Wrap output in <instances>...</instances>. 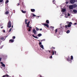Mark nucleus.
Returning <instances> with one entry per match:
<instances>
[{"mask_svg": "<svg viewBox=\"0 0 77 77\" xmlns=\"http://www.w3.org/2000/svg\"><path fill=\"white\" fill-rule=\"evenodd\" d=\"M9 13V12L8 11H7L5 12V15H8V14Z\"/></svg>", "mask_w": 77, "mask_h": 77, "instance_id": "nucleus-16", "label": "nucleus"}, {"mask_svg": "<svg viewBox=\"0 0 77 77\" xmlns=\"http://www.w3.org/2000/svg\"><path fill=\"white\" fill-rule=\"evenodd\" d=\"M19 5H20V4L18 3L17 6H18Z\"/></svg>", "mask_w": 77, "mask_h": 77, "instance_id": "nucleus-51", "label": "nucleus"}, {"mask_svg": "<svg viewBox=\"0 0 77 77\" xmlns=\"http://www.w3.org/2000/svg\"><path fill=\"white\" fill-rule=\"evenodd\" d=\"M2 66H3V67H5V65L4 64H2Z\"/></svg>", "mask_w": 77, "mask_h": 77, "instance_id": "nucleus-28", "label": "nucleus"}, {"mask_svg": "<svg viewBox=\"0 0 77 77\" xmlns=\"http://www.w3.org/2000/svg\"><path fill=\"white\" fill-rule=\"evenodd\" d=\"M11 26L12 24H11V21L9 20L7 24V27L9 28H10V27H11Z\"/></svg>", "mask_w": 77, "mask_h": 77, "instance_id": "nucleus-1", "label": "nucleus"}, {"mask_svg": "<svg viewBox=\"0 0 77 77\" xmlns=\"http://www.w3.org/2000/svg\"><path fill=\"white\" fill-rule=\"evenodd\" d=\"M27 27H29V24H27Z\"/></svg>", "mask_w": 77, "mask_h": 77, "instance_id": "nucleus-35", "label": "nucleus"}, {"mask_svg": "<svg viewBox=\"0 0 77 77\" xmlns=\"http://www.w3.org/2000/svg\"><path fill=\"white\" fill-rule=\"evenodd\" d=\"M3 47V45H2L0 46V48L2 49Z\"/></svg>", "mask_w": 77, "mask_h": 77, "instance_id": "nucleus-32", "label": "nucleus"}, {"mask_svg": "<svg viewBox=\"0 0 77 77\" xmlns=\"http://www.w3.org/2000/svg\"><path fill=\"white\" fill-rule=\"evenodd\" d=\"M68 24L67 25L68 27H70L71 26V24H72V22H69L68 23Z\"/></svg>", "mask_w": 77, "mask_h": 77, "instance_id": "nucleus-4", "label": "nucleus"}, {"mask_svg": "<svg viewBox=\"0 0 77 77\" xmlns=\"http://www.w3.org/2000/svg\"><path fill=\"white\" fill-rule=\"evenodd\" d=\"M6 37H6L5 38H6Z\"/></svg>", "mask_w": 77, "mask_h": 77, "instance_id": "nucleus-56", "label": "nucleus"}, {"mask_svg": "<svg viewBox=\"0 0 77 77\" xmlns=\"http://www.w3.org/2000/svg\"><path fill=\"white\" fill-rule=\"evenodd\" d=\"M46 23L47 24H49V20H46Z\"/></svg>", "mask_w": 77, "mask_h": 77, "instance_id": "nucleus-19", "label": "nucleus"}, {"mask_svg": "<svg viewBox=\"0 0 77 77\" xmlns=\"http://www.w3.org/2000/svg\"><path fill=\"white\" fill-rule=\"evenodd\" d=\"M12 28H13V25H12Z\"/></svg>", "mask_w": 77, "mask_h": 77, "instance_id": "nucleus-53", "label": "nucleus"}, {"mask_svg": "<svg viewBox=\"0 0 77 77\" xmlns=\"http://www.w3.org/2000/svg\"><path fill=\"white\" fill-rule=\"evenodd\" d=\"M73 8H77V4H73Z\"/></svg>", "mask_w": 77, "mask_h": 77, "instance_id": "nucleus-10", "label": "nucleus"}, {"mask_svg": "<svg viewBox=\"0 0 77 77\" xmlns=\"http://www.w3.org/2000/svg\"><path fill=\"white\" fill-rule=\"evenodd\" d=\"M70 32V31L68 30L66 32V33H69Z\"/></svg>", "mask_w": 77, "mask_h": 77, "instance_id": "nucleus-27", "label": "nucleus"}, {"mask_svg": "<svg viewBox=\"0 0 77 77\" xmlns=\"http://www.w3.org/2000/svg\"><path fill=\"white\" fill-rule=\"evenodd\" d=\"M48 51H49V53H51V51H50L48 50Z\"/></svg>", "mask_w": 77, "mask_h": 77, "instance_id": "nucleus-52", "label": "nucleus"}, {"mask_svg": "<svg viewBox=\"0 0 77 77\" xmlns=\"http://www.w3.org/2000/svg\"><path fill=\"white\" fill-rule=\"evenodd\" d=\"M3 1V0H0V3H2V2Z\"/></svg>", "mask_w": 77, "mask_h": 77, "instance_id": "nucleus-36", "label": "nucleus"}, {"mask_svg": "<svg viewBox=\"0 0 77 77\" xmlns=\"http://www.w3.org/2000/svg\"><path fill=\"white\" fill-rule=\"evenodd\" d=\"M44 40V41H45V39H44V40Z\"/></svg>", "mask_w": 77, "mask_h": 77, "instance_id": "nucleus-55", "label": "nucleus"}, {"mask_svg": "<svg viewBox=\"0 0 77 77\" xmlns=\"http://www.w3.org/2000/svg\"><path fill=\"white\" fill-rule=\"evenodd\" d=\"M55 1V0H53V4H55V2H54Z\"/></svg>", "mask_w": 77, "mask_h": 77, "instance_id": "nucleus-33", "label": "nucleus"}, {"mask_svg": "<svg viewBox=\"0 0 77 77\" xmlns=\"http://www.w3.org/2000/svg\"><path fill=\"white\" fill-rule=\"evenodd\" d=\"M13 39H15V36H14L13 37Z\"/></svg>", "mask_w": 77, "mask_h": 77, "instance_id": "nucleus-38", "label": "nucleus"}, {"mask_svg": "<svg viewBox=\"0 0 77 77\" xmlns=\"http://www.w3.org/2000/svg\"><path fill=\"white\" fill-rule=\"evenodd\" d=\"M27 19H25V24H30V21H29L28 23H27Z\"/></svg>", "mask_w": 77, "mask_h": 77, "instance_id": "nucleus-6", "label": "nucleus"}, {"mask_svg": "<svg viewBox=\"0 0 77 77\" xmlns=\"http://www.w3.org/2000/svg\"><path fill=\"white\" fill-rule=\"evenodd\" d=\"M1 60H2V58H0V62H1Z\"/></svg>", "mask_w": 77, "mask_h": 77, "instance_id": "nucleus-47", "label": "nucleus"}, {"mask_svg": "<svg viewBox=\"0 0 77 77\" xmlns=\"http://www.w3.org/2000/svg\"><path fill=\"white\" fill-rule=\"evenodd\" d=\"M74 24H75V25H76V24H77V23H74Z\"/></svg>", "mask_w": 77, "mask_h": 77, "instance_id": "nucleus-48", "label": "nucleus"}, {"mask_svg": "<svg viewBox=\"0 0 77 77\" xmlns=\"http://www.w3.org/2000/svg\"><path fill=\"white\" fill-rule=\"evenodd\" d=\"M71 60H73V56H71Z\"/></svg>", "mask_w": 77, "mask_h": 77, "instance_id": "nucleus-26", "label": "nucleus"}, {"mask_svg": "<svg viewBox=\"0 0 77 77\" xmlns=\"http://www.w3.org/2000/svg\"><path fill=\"white\" fill-rule=\"evenodd\" d=\"M32 32L34 34H36V31L35 29H34L32 30Z\"/></svg>", "mask_w": 77, "mask_h": 77, "instance_id": "nucleus-8", "label": "nucleus"}, {"mask_svg": "<svg viewBox=\"0 0 77 77\" xmlns=\"http://www.w3.org/2000/svg\"><path fill=\"white\" fill-rule=\"evenodd\" d=\"M75 2V0H71L70 3L71 4H74Z\"/></svg>", "mask_w": 77, "mask_h": 77, "instance_id": "nucleus-3", "label": "nucleus"}, {"mask_svg": "<svg viewBox=\"0 0 77 77\" xmlns=\"http://www.w3.org/2000/svg\"><path fill=\"white\" fill-rule=\"evenodd\" d=\"M9 2V0H7L5 2V4H7V3H8Z\"/></svg>", "mask_w": 77, "mask_h": 77, "instance_id": "nucleus-24", "label": "nucleus"}, {"mask_svg": "<svg viewBox=\"0 0 77 77\" xmlns=\"http://www.w3.org/2000/svg\"><path fill=\"white\" fill-rule=\"evenodd\" d=\"M38 36L39 37H40V36H42V34H41V33H39L38 34Z\"/></svg>", "mask_w": 77, "mask_h": 77, "instance_id": "nucleus-18", "label": "nucleus"}, {"mask_svg": "<svg viewBox=\"0 0 77 77\" xmlns=\"http://www.w3.org/2000/svg\"><path fill=\"white\" fill-rule=\"evenodd\" d=\"M29 29H32V27L31 26H29Z\"/></svg>", "mask_w": 77, "mask_h": 77, "instance_id": "nucleus-41", "label": "nucleus"}, {"mask_svg": "<svg viewBox=\"0 0 77 77\" xmlns=\"http://www.w3.org/2000/svg\"><path fill=\"white\" fill-rule=\"evenodd\" d=\"M50 58H52V56H51V57H50Z\"/></svg>", "mask_w": 77, "mask_h": 77, "instance_id": "nucleus-50", "label": "nucleus"}, {"mask_svg": "<svg viewBox=\"0 0 77 77\" xmlns=\"http://www.w3.org/2000/svg\"><path fill=\"white\" fill-rule=\"evenodd\" d=\"M0 39L1 40H2L3 41H5V39H6V38H5V37L2 36H1L0 37Z\"/></svg>", "mask_w": 77, "mask_h": 77, "instance_id": "nucleus-2", "label": "nucleus"}, {"mask_svg": "<svg viewBox=\"0 0 77 77\" xmlns=\"http://www.w3.org/2000/svg\"><path fill=\"white\" fill-rule=\"evenodd\" d=\"M51 49H54H54H55V47H52L51 48Z\"/></svg>", "mask_w": 77, "mask_h": 77, "instance_id": "nucleus-29", "label": "nucleus"}, {"mask_svg": "<svg viewBox=\"0 0 77 77\" xmlns=\"http://www.w3.org/2000/svg\"><path fill=\"white\" fill-rule=\"evenodd\" d=\"M1 29H3V26H1Z\"/></svg>", "mask_w": 77, "mask_h": 77, "instance_id": "nucleus-49", "label": "nucleus"}, {"mask_svg": "<svg viewBox=\"0 0 77 77\" xmlns=\"http://www.w3.org/2000/svg\"><path fill=\"white\" fill-rule=\"evenodd\" d=\"M31 31V29H29V30H28V32H30Z\"/></svg>", "mask_w": 77, "mask_h": 77, "instance_id": "nucleus-40", "label": "nucleus"}, {"mask_svg": "<svg viewBox=\"0 0 77 77\" xmlns=\"http://www.w3.org/2000/svg\"><path fill=\"white\" fill-rule=\"evenodd\" d=\"M68 16H70V14H68Z\"/></svg>", "mask_w": 77, "mask_h": 77, "instance_id": "nucleus-46", "label": "nucleus"}, {"mask_svg": "<svg viewBox=\"0 0 77 77\" xmlns=\"http://www.w3.org/2000/svg\"><path fill=\"white\" fill-rule=\"evenodd\" d=\"M32 17H36V15H35L34 14H32Z\"/></svg>", "mask_w": 77, "mask_h": 77, "instance_id": "nucleus-30", "label": "nucleus"}, {"mask_svg": "<svg viewBox=\"0 0 77 77\" xmlns=\"http://www.w3.org/2000/svg\"><path fill=\"white\" fill-rule=\"evenodd\" d=\"M1 64H2H2H3V62H0Z\"/></svg>", "mask_w": 77, "mask_h": 77, "instance_id": "nucleus-45", "label": "nucleus"}, {"mask_svg": "<svg viewBox=\"0 0 77 77\" xmlns=\"http://www.w3.org/2000/svg\"><path fill=\"white\" fill-rule=\"evenodd\" d=\"M32 36H33V37H34V38H36V39H38V37L36 36H35V35H32Z\"/></svg>", "mask_w": 77, "mask_h": 77, "instance_id": "nucleus-20", "label": "nucleus"}, {"mask_svg": "<svg viewBox=\"0 0 77 77\" xmlns=\"http://www.w3.org/2000/svg\"><path fill=\"white\" fill-rule=\"evenodd\" d=\"M73 11L74 12V13H77V11L76 10H73Z\"/></svg>", "mask_w": 77, "mask_h": 77, "instance_id": "nucleus-15", "label": "nucleus"}, {"mask_svg": "<svg viewBox=\"0 0 77 77\" xmlns=\"http://www.w3.org/2000/svg\"><path fill=\"white\" fill-rule=\"evenodd\" d=\"M67 61H68V62H69L70 61V63H71V62H72V61H71V59L69 57L68 58Z\"/></svg>", "mask_w": 77, "mask_h": 77, "instance_id": "nucleus-7", "label": "nucleus"}, {"mask_svg": "<svg viewBox=\"0 0 77 77\" xmlns=\"http://www.w3.org/2000/svg\"><path fill=\"white\" fill-rule=\"evenodd\" d=\"M57 29H55V33H57Z\"/></svg>", "mask_w": 77, "mask_h": 77, "instance_id": "nucleus-34", "label": "nucleus"}, {"mask_svg": "<svg viewBox=\"0 0 77 77\" xmlns=\"http://www.w3.org/2000/svg\"><path fill=\"white\" fill-rule=\"evenodd\" d=\"M62 11L63 12H64L66 11V9H63L62 10Z\"/></svg>", "mask_w": 77, "mask_h": 77, "instance_id": "nucleus-21", "label": "nucleus"}, {"mask_svg": "<svg viewBox=\"0 0 77 77\" xmlns=\"http://www.w3.org/2000/svg\"><path fill=\"white\" fill-rule=\"evenodd\" d=\"M40 47L42 48V49H44V46H43V45H42L40 46Z\"/></svg>", "mask_w": 77, "mask_h": 77, "instance_id": "nucleus-22", "label": "nucleus"}, {"mask_svg": "<svg viewBox=\"0 0 77 77\" xmlns=\"http://www.w3.org/2000/svg\"><path fill=\"white\" fill-rule=\"evenodd\" d=\"M37 17H39V16H37Z\"/></svg>", "mask_w": 77, "mask_h": 77, "instance_id": "nucleus-54", "label": "nucleus"}, {"mask_svg": "<svg viewBox=\"0 0 77 77\" xmlns=\"http://www.w3.org/2000/svg\"><path fill=\"white\" fill-rule=\"evenodd\" d=\"M39 30L41 31V30H42V28H41L40 29H39Z\"/></svg>", "mask_w": 77, "mask_h": 77, "instance_id": "nucleus-42", "label": "nucleus"}, {"mask_svg": "<svg viewBox=\"0 0 77 77\" xmlns=\"http://www.w3.org/2000/svg\"><path fill=\"white\" fill-rule=\"evenodd\" d=\"M31 12H34L35 11V9H31Z\"/></svg>", "mask_w": 77, "mask_h": 77, "instance_id": "nucleus-14", "label": "nucleus"}, {"mask_svg": "<svg viewBox=\"0 0 77 77\" xmlns=\"http://www.w3.org/2000/svg\"><path fill=\"white\" fill-rule=\"evenodd\" d=\"M50 28H51V29H52V30H54V27H53L52 26H50Z\"/></svg>", "mask_w": 77, "mask_h": 77, "instance_id": "nucleus-17", "label": "nucleus"}, {"mask_svg": "<svg viewBox=\"0 0 77 77\" xmlns=\"http://www.w3.org/2000/svg\"><path fill=\"white\" fill-rule=\"evenodd\" d=\"M56 54V51H52V55H54V54Z\"/></svg>", "mask_w": 77, "mask_h": 77, "instance_id": "nucleus-9", "label": "nucleus"}, {"mask_svg": "<svg viewBox=\"0 0 77 77\" xmlns=\"http://www.w3.org/2000/svg\"><path fill=\"white\" fill-rule=\"evenodd\" d=\"M60 30H63V28L62 27H61L60 28Z\"/></svg>", "mask_w": 77, "mask_h": 77, "instance_id": "nucleus-25", "label": "nucleus"}, {"mask_svg": "<svg viewBox=\"0 0 77 77\" xmlns=\"http://www.w3.org/2000/svg\"><path fill=\"white\" fill-rule=\"evenodd\" d=\"M68 27V25H66L65 26V28H67Z\"/></svg>", "mask_w": 77, "mask_h": 77, "instance_id": "nucleus-37", "label": "nucleus"}, {"mask_svg": "<svg viewBox=\"0 0 77 77\" xmlns=\"http://www.w3.org/2000/svg\"><path fill=\"white\" fill-rule=\"evenodd\" d=\"M3 32L4 33H5V30H3Z\"/></svg>", "mask_w": 77, "mask_h": 77, "instance_id": "nucleus-44", "label": "nucleus"}, {"mask_svg": "<svg viewBox=\"0 0 77 77\" xmlns=\"http://www.w3.org/2000/svg\"><path fill=\"white\" fill-rule=\"evenodd\" d=\"M14 41L13 39H11L9 40V42H10V43H11V42H14Z\"/></svg>", "mask_w": 77, "mask_h": 77, "instance_id": "nucleus-12", "label": "nucleus"}, {"mask_svg": "<svg viewBox=\"0 0 77 77\" xmlns=\"http://www.w3.org/2000/svg\"><path fill=\"white\" fill-rule=\"evenodd\" d=\"M36 31H38V30H39V28H38V27H36Z\"/></svg>", "mask_w": 77, "mask_h": 77, "instance_id": "nucleus-23", "label": "nucleus"}, {"mask_svg": "<svg viewBox=\"0 0 77 77\" xmlns=\"http://www.w3.org/2000/svg\"><path fill=\"white\" fill-rule=\"evenodd\" d=\"M66 4H68V2H66Z\"/></svg>", "mask_w": 77, "mask_h": 77, "instance_id": "nucleus-43", "label": "nucleus"}, {"mask_svg": "<svg viewBox=\"0 0 77 77\" xmlns=\"http://www.w3.org/2000/svg\"><path fill=\"white\" fill-rule=\"evenodd\" d=\"M44 26H46V27H49V26H48V24H47L46 23H44L43 24Z\"/></svg>", "mask_w": 77, "mask_h": 77, "instance_id": "nucleus-11", "label": "nucleus"}, {"mask_svg": "<svg viewBox=\"0 0 77 77\" xmlns=\"http://www.w3.org/2000/svg\"><path fill=\"white\" fill-rule=\"evenodd\" d=\"M21 11L22 13L23 14H26V11H24L23 10H21Z\"/></svg>", "mask_w": 77, "mask_h": 77, "instance_id": "nucleus-13", "label": "nucleus"}, {"mask_svg": "<svg viewBox=\"0 0 77 77\" xmlns=\"http://www.w3.org/2000/svg\"><path fill=\"white\" fill-rule=\"evenodd\" d=\"M12 31V28H11L9 30V32H11Z\"/></svg>", "mask_w": 77, "mask_h": 77, "instance_id": "nucleus-31", "label": "nucleus"}, {"mask_svg": "<svg viewBox=\"0 0 77 77\" xmlns=\"http://www.w3.org/2000/svg\"><path fill=\"white\" fill-rule=\"evenodd\" d=\"M42 44V43H41V42H40L39 43V45H41Z\"/></svg>", "mask_w": 77, "mask_h": 77, "instance_id": "nucleus-39", "label": "nucleus"}, {"mask_svg": "<svg viewBox=\"0 0 77 77\" xmlns=\"http://www.w3.org/2000/svg\"><path fill=\"white\" fill-rule=\"evenodd\" d=\"M69 9H73V5H71L69 6Z\"/></svg>", "mask_w": 77, "mask_h": 77, "instance_id": "nucleus-5", "label": "nucleus"}]
</instances>
